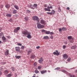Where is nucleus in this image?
I'll use <instances>...</instances> for the list:
<instances>
[{
	"label": "nucleus",
	"instance_id": "obj_1",
	"mask_svg": "<svg viewBox=\"0 0 77 77\" xmlns=\"http://www.w3.org/2000/svg\"><path fill=\"white\" fill-rule=\"evenodd\" d=\"M22 34L24 35L25 36L27 35V37L29 39H30L32 38V36L30 35H31V32H28L27 30L25 29L23 31H22Z\"/></svg>",
	"mask_w": 77,
	"mask_h": 77
},
{
	"label": "nucleus",
	"instance_id": "obj_2",
	"mask_svg": "<svg viewBox=\"0 0 77 77\" xmlns=\"http://www.w3.org/2000/svg\"><path fill=\"white\" fill-rule=\"evenodd\" d=\"M53 8V7L51 6L49 7V6H48L47 7V8H44V10L45 11H48V12H50L51 11V10H50V9H52Z\"/></svg>",
	"mask_w": 77,
	"mask_h": 77
},
{
	"label": "nucleus",
	"instance_id": "obj_3",
	"mask_svg": "<svg viewBox=\"0 0 77 77\" xmlns=\"http://www.w3.org/2000/svg\"><path fill=\"white\" fill-rule=\"evenodd\" d=\"M38 29H43L44 27V25H42L40 23H37Z\"/></svg>",
	"mask_w": 77,
	"mask_h": 77
},
{
	"label": "nucleus",
	"instance_id": "obj_4",
	"mask_svg": "<svg viewBox=\"0 0 77 77\" xmlns=\"http://www.w3.org/2000/svg\"><path fill=\"white\" fill-rule=\"evenodd\" d=\"M20 27H17V28H16L14 29V33H17V32H18V31H19V30H20Z\"/></svg>",
	"mask_w": 77,
	"mask_h": 77
},
{
	"label": "nucleus",
	"instance_id": "obj_5",
	"mask_svg": "<svg viewBox=\"0 0 77 77\" xmlns=\"http://www.w3.org/2000/svg\"><path fill=\"white\" fill-rule=\"evenodd\" d=\"M32 19L33 21H39V18L38 17L36 16L32 17Z\"/></svg>",
	"mask_w": 77,
	"mask_h": 77
},
{
	"label": "nucleus",
	"instance_id": "obj_6",
	"mask_svg": "<svg viewBox=\"0 0 77 77\" xmlns=\"http://www.w3.org/2000/svg\"><path fill=\"white\" fill-rule=\"evenodd\" d=\"M55 51H56V52H54L53 53V54L54 55H56V56H59V54H60L59 53H60V52H58V51L57 50H56Z\"/></svg>",
	"mask_w": 77,
	"mask_h": 77
},
{
	"label": "nucleus",
	"instance_id": "obj_7",
	"mask_svg": "<svg viewBox=\"0 0 77 77\" xmlns=\"http://www.w3.org/2000/svg\"><path fill=\"white\" fill-rule=\"evenodd\" d=\"M63 58L64 59H68V55H67V54H65L63 55Z\"/></svg>",
	"mask_w": 77,
	"mask_h": 77
},
{
	"label": "nucleus",
	"instance_id": "obj_8",
	"mask_svg": "<svg viewBox=\"0 0 77 77\" xmlns=\"http://www.w3.org/2000/svg\"><path fill=\"white\" fill-rule=\"evenodd\" d=\"M15 49L16 51H18V52H19V51H20V47H15Z\"/></svg>",
	"mask_w": 77,
	"mask_h": 77
},
{
	"label": "nucleus",
	"instance_id": "obj_9",
	"mask_svg": "<svg viewBox=\"0 0 77 77\" xmlns=\"http://www.w3.org/2000/svg\"><path fill=\"white\" fill-rule=\"evenodd\" d=\"M9 51L8 50H6V51L5 52L4 54L6 56H8V55H9Z\"/></svg>",
	"mask_w": 77,
	"mask_h": 77
},
{
	"label": "nucleus",
	"instance_id": "obj_10",
	"mask_svg": "<svg viewBox=\"0 0 77 77\" xmlns=\"http://www.w3.org/2000/svg\"><path fill=\"white\" fill-rule=\"evenodd\" d=\"M35 57L36 56L35 54H32L31 55L30 58L32 59H34Z\"/></svg>",
	"mask_w": 77,
	"mask_h": 77
},
{
	"label": "nucleus",
	"instance_id": "obj_11",
	"mask_svg": "<svg viewBox=\"0 0 77 77\" xmlns=\"http://www.w3.org/2000/svg\"><path fill=\"white\" fill-rule=\"evenodd\" d=\"M40 23L44 25L45 24V21L44 20H41L40 21Z\"/></svg>",
	"mask_w": 77,
	"mask_h": 77
},
{
	"label": "nucleus",
	"instance_id": "obj_12",
	"mask_svg": "<svg viewBox=\"0 0 77 77\" xmlns=\"http://www.w3.org/2000/svg\"><path fill=\"white\" fill-rule=\"evenodd\" d=\"M41 74H44L45 73L47 72V71L46 70H42L40 71Z\"/></svg>",
	"mask_w": 77,
	"mask_h": 77
},
{
	"label": "nucleus",
	"instance_id": "obj_13",
	"mask_svg": "<svg viewBox=\"0 0 77 77\" xmlns=\"http://www.w3.org/2000/svg\"><path fill=\"white\" fill-rule=\"evenodd\" d=\"M43 62V59L41 57L40 60H39V62L40 63H42Z\"/></svg>",
	"mask_w": 77,
	"mask_h": 77
},
{
	"label": "nucleus",
	"instance_id": "obj_14",
	"mask_svg": "<svg viewBox=\"0 0 77 77\" xmlns=\"http://www.w3.org/2000/svg\"><path fill=\"white\" fill-rule=\"evenodd\" d=\"M2 39L3 40V42H6V38L5 37H2Z\"/></svg>",
	"mask_w": 77,
	"mask_h": 77
},
{
	"label": "nucleus",
	"instance_id": "obj_15",
	"mask_svg": "<svg viewBox=\"0 0 77 77\" xmlns=\"http://www.w3.org/2000/svg\"><path fill=\"white\" fill-rule=\"evenodd\" d=\"M10 5L9 4H7L5 6V7L7 8V9H9V8H10Z\"/></svg>",
	"mask_w": 77,
	"mask_h": 77
},
{
	"label": "nucleus",
	"instance_id": "obj_16",
	"mask_svg": "<svg viewBox=\"0 0 77 77\" xmlns=\"http://www.w3.org/2000/svg\"><path fill=\"white\" fill-rule=\"evenodd\" d=\"M30 8L31 9H35V7H34V5H29Z\"/></svg>",
	"mask_w": 77,
	"mask_h": 77
},
{
	"label": "nucleus",
	"instance_id": "obj_17",
	"mask_svg": "<svg viewBox=\"0 0 77 77\" xmlns=\"http://www.w3.org/2000/svg\"><path fill=\"white\" fill-rule=\"evenodd\" d=\"M6 17H11L12 16V14H7L6 15Z\"/></svg>",
	"mask_w": 77,
	"mask_h": 77
},
{
	"label": "nucleus",
	"instance_id": "obj_18",
	"mask_svg": "<svg viewBox=\"0 0 77 77\" xmlns=\"http://www.w3.org/2000/svg\"><path fill=\"white\" fill-rule=\"evenodd\" d=\"M44 39H49V37L48 36H44L43 37Z\"/></svg>",
	"mask_w": 77,
	"mask_h": 77
},
{
	"label": "nucleus",
	"instance_id": "obj_19",
	"mask_svg": "<svg viewBox=\"0 0 77 77\" xmlns=\"http://www.w3.org/2000/svg\"><path fill=\"white\" fill-rule=\"evenodd\" d=\"M8 72H9V71L7 70H5L4 71V74H8Z\"/></svg>",
	"mask_w": 77,
	"mask_h": 77
},
{
	"label": "nucleus",
	"instance_id": "obj_20",
	"mask_svg": "<svg viewBox=\"0 0 77 77\" xmlns=\"http://www.w3.org/2000/svg\"><path fill=\"white\" fill-rule=\"evenodd\" d=\"M62 30L63 31H65L67 30V29L65 27H63L62 28Z\"/></svg>",
	"mask_w": 77,
	"mask_h": 77
},
{
	"label": "nucleus",
	"instance_id": "obj_21",
	"mask_svg": "<svg viewBox=\"0 0 77 77\" xmlns=\"http://www.w3.org/2000/svg\"><path fill=\"white\" fill-rule=\"evenodd\" d=\"M71 49H75L76 48V45H74L71 47Z\"/></svg>",
	"mask_w": 77,
	"mask_h": 77
},
{
	"label": "nucleus",
	"instance_id": "obj_22",
	"mask_svg": "<svg viewBox=\"0 0 77 77\" xmlns=\"http://www.w3.org/2000/svg\"><path fill=\"white\" fill-rule=\"evenodd\" d=\"M13 14H17V11L15 10H14L13 11Z\"/></svg>",
	"mask_w": 77,
	"mask_h": 77
},
{
	"label": "nucleus",
	"instance_id": "obj_23",
	"mask_svg": "<svg viewBox=\"0 0 77 77\" xmlns=\"http://www.w3.org/2000/svg\"><path fill=\"white\" fill-rule=\"evenodd\" d=\"M6 77H12V74L10 73L9 74H8L7 76Z\"/></svg>",
	"mask_w": 77,
	"mask_h": 77
},
{
	"label": "nucleus",
	"instance_id": "obj_24",
	"mask_svg": "<svg viewBox=\"0 0 77 77\" xmlns=\"http://www.w3.org/2000/svg\"><path fill=\"white\" fill-rule=\"evenodd\" d=\"M24 20L25 21H28L29 20V18L28 17H25L24 18Z\"/></svg>",
	"mask_w": 77,
	"mask_h": 77
},
{
	"label": "nucleus",
	"instance_id": "obj_25",
	"mask_svg": "<svg viewBox=\"0 0 77 77\" xmlns=\"http://www.w3.org/2000/svg\"><path fill=\"white\" fill-rule=\"evenodd\" d=\"M14 7L15 9H16L17 10L18 9H19V8H18V6L17 5H14Z\"/></svg>",
	"mask_w": 77,
	"mask_h": 77
},
{
	"label": "nucleus",
	"instance_id": "obj_26",
	"mask_svg": "<svg viewBox=\"0 0 77 77\" xmlns=\"http://www.w3.org/2000/svg\"><path fill=\"white\" fill-rule=\"evenodd\" d=\"M45 33L47 34V35H48L50 34V32L49 31H46V32Z\"/></svg>",
	"mask_w": 77,
	"mask_h": 77
},
{
	"label": "nucleus",
	"instance_id": "obj_27",
	"mask_svg": "<svg viewBox=\"0 0 77 77\" xmlns=\"http://www.w3.org/2000/svg\"><path fill=\"white\" fill-rule=\"evenodd\" d=\"M15 57L16 58V59H20V57H21V56H16Z\"/></svg>",
	"mask_w": 77,
	"mask_h": 77
},
{
	"label": "nucleus",
	"instance_id": "obj_28",
	"mask_svg": "<svg viewBox=\"0 0 77 77\" xmlns=\"http://www.w3.org/2000/svg\"><path fill=\"white\" fill-rule=\"evenodd\" d=\"M51 12L52 13V15H54V14H55V11L54 10H53L51 11Z\"/></svg>",
	"mask_w": 77,
	"mask_h": 77
},
{
	"label": "nucleus",
	"instance_id": "obj_29",
	"mask_svg": "<svg viewBox=\"0 0 77 77\" xmlns=\"http://www.w3.org/2000/svg\"><path fill=\"white\" fill-rule=\"evenodd\" d=\"M32 52V50H30L28 51V54L29 55V54L30 53Z\"/></svg>",
	"mask_w": 77,
	"mask_h": 77
},
{
	"label": "nucleus",
	"instance_id": "obj_30",
	"mask_svg": "<svg viewBox=\"0 0 77 77\" xmlns=\"http://www.w3.org/2000/svg\"><path fill=\"white\" fill-rule=\"evenodd\" d=\"M58 11L60 12H61V9H60V7H59L58 8Z\"/></svg>",
	"mask_w": 77,
	"mask_h": 77
},
{
	"label": "nucleus",
	"instance_id": "obj_31",
	"mask_svg": "<svg viewBox=\"0 0 77 77\" xmlns=\"http://www.w3.org/2000/svg\"><path fill=\"white\" fill-rule=\"evenodd\" d=\"M35 72L36 74H38L39 73V71H38V70H35Z\"/></svg>",
	"mask_w": 77,
	"mask_h": 77
},
{
	"label": "nucleus",
	"instance_id": "obj_32",
	"mask_svg": "<svg viewBox=\"0 0 77 77\" xmlns=\"http://www.w3.org/2000/svg\"><path fill=\"white\" fill-rule=\"evenodd\" d=\"M68 39H70L71 38H72V37L71 36H69L67 37Z\"/></svg>",
	"mask_w": 77,
	"mask_h": 77
},
{
	"label": "nucleus",
	"instance_id": "obj_33",
	"mask_svg": "<svg viewBox=\"0 0 77 77\" xmlns=\"http://www.w3.org/2000/svg\"><path fill=\"white\" fill-rule=\"evenodd\" d=\"M46 32V31L44 29H42V32L43 33H44Z\"/></svg>",
	"mask_w": 77,
	"mask_h": 77
},
{
	"label": "nucleus",
	"instance_id": "obj_34",
	"mask_svg": "<svg viewBox=\"0 0 77 77\" xmlns=\"http://www.w3.org/2000/svg\"><path fill=\"white\" fill-rule=\"evenodd\" d=\"M33 6L34 7H37V6H38V5H37V4H34Z\"/></svg>",
	"mask_w": 77,
	"mask_h": 77
},
{
	"label": "nucleus",
	"instance_id": "obj_35",
	"mask_svg": "<svg viewBox=\"0 0 77 77\" xmlns=\"http://www.w3.org/2000/svg\"><path fill=\"white\" fill-rule=\"evenodd\" d=\"M62 72H64V73H66V71L65 70H62Z\"/></svg>",
	"mask_w": 77,
	"mask_h": 77
},
{
	"label": "nucleus",
	"instance_id": "obj_36",
	"mask_svg": "<svg viewBox=\"0 0 77 77\" xmlns=\"http://www.w3.org/2000/svg\"><path fill=\"white\" fill-rule=\"evenodd\" d=\"M68 62H70L71 61V58H69L67 60Z\"/></svg>",
	"mask_w": 77,
	"mask_h": 77
},
{
	"label": "nucleus",
	"instance_id": "obj_37",
	"mask_svg": "<svg viewBox=\"0 0 77 77\" xmlns=\"http://www.w3.org/2000/svg\"><path fill=\"white\" fill-rule=\"evenodd\" d=\"M60 69V67H57V68L55 69V70H56V69H57V70H58V69Z\"/></svg>",
	"mask_w": 77,
	"mask_h": 77
},
{
	"label": "nucleus",
	"instance_id": "obj_38",
	"mask_svg": "<svg viewBox=\"0 0 77 77\" xmlns=\"http://www.w3.org/2000/svg\"><path fill=\"white\" fill-rule=\"evenodd\" d=\"M42 67H41V66H38V69H41Z\"/></svg>",
	"mask_w": 77,
	"mask_h": 77
},
{
	"label": "nucleus",
	"instance_id": "obj_39",
	"mask_svg": "<svg viewBox=\"0 0 77 77\" xmlns=\"http://www.w3.org/2000/svg\"><path fill=\"white\" fill-rule=\"evenodd\" d=\"M1 64L2 65H5V64H6V62H2L1 63Z\"/></svg>",
	"mask_w": 77,
	"mask_h": 77
},
{
	"label": "nucleus",
	"instance_id": "obj_40",
	"mask_svg": "<svg viewBox=\"0 0 77 77\" xmlns=\"http://www.w3.org/2000/svg\"><path fill=\"white\" fill-rule=\"evenodd\" d=\"M17 45L18 46H22V44L20 43H17Z\"/></svg>",
	"mask_w": 77,
	"mask_h": 77
},
{
	"label": "nucleus",
	"instance_id": "obj_41",
	"mask_svg": "<svg viewBox=\"0 0 77 77\" xmlns=\"http://www.w3.org/2000/svg\"><path fill=\"white\" fill-rule=\"evenodd\" d=\"M3 35V33H0V36H2Z\"/></svg>",
	"mask_w": 77,
	"mask_h": 77
},
{
	"label": "nucleus",
	"instance_id": "obj_42",
	"mask_svg": "<svg viewBox=\"0 0 77 77\" xmlns=\"http://www.w3.org/2000/svg\"><path fill=\"white\" fill-rule=\"evenodd\" d=\"M35 66H36V65H37V63H36V62H35L34 63V64Z\"/></svg>",
	"mask_w": 77,
	"mask_h": 77
},
{
	"label": "nucleus",
	"instance_id": "obj_43",
	"mask_svg": "<svg viewBox=\"0 0 77 77\" xmlns=\"http://www.w3.org/2000/svg\"><path fill=\"white\" fill-rule=\"evenodd\" d=\"M50 35H53V34H54V32H50Z\"/></svg>",
	"mask_w": 77,
	"mask_h": 77
},
{
	"label": "nucleus",
	"instance_id": "obj_44",
	"mask_svg": "<svg viewBox=\"0 0 77 77\" xmlns=\"http://www.w3.org/2000/svg\"><path fill=\"white\" fill-rule=\"evenodd\" d=\"M0 7L1 8H3V5H0Z\"/></svg>",
	"mask_w": 77,
	"mask_h": 77
},
{
	"label": "nucleus",
	"instance_id": "obj_45",
	"mask_svg": "<svg viewBox=\"0 0 77 77\" xmlns=\"http://www.w3.org/2000/svg\"><path fill=\"white\" fill-rule=\"evenodd\" d=\"M63 48L64 49H65L66 48V46L65 45H63Z\"/></svg>",
	"mask_w": 77,
	"mask_h": 77
},
{
	"label": "nucleus",
	"instance_id": "obj_46",
	"mask_svg": "<svg viewBox=\"0 0 77 77\" xmlns=\"http://www.w3.org/2000/svg\"><path fill=\"white\" fill-rule=\"evenodd\" d=\"M24 48H25L24 46H22L21 47V49H24Z\"/></svg>",
	"mask_w": 77,
	"mask_h": 77
},
{
	"label": "nucleus",
	"instance_id": "obj_47",
	"mask_svg": "<svg viewBox=\"0 0 77 77\" xmlns=\"http://www.w3.org/2000/svg\"><path fill=\"white\" fill-rule=\"evenodd\" d=\"M54 38V37H53V35H51V36L50 37V38L51 39H53Z\"/></svg>",
	"mask_w": 77,
	"mask_h": 77
},
{
	"label": "nucleus",
	"instance_id": "obj_48",
	"mask_svg": "<svg viewBox=\"0 0 77 77\" xmlns=\"http://www.w3.org/2000/svg\"><path fill=\"white\" fill-rule=\"evenodd\" d=\"M11 68L12 69V71H14L15 70V69L13 67H12Z\"/></svg>",
	"mask_w": 77,
	"mask_h": 77
},
{
	"label": "nucleus",
	"instance_id": "obj_49",
	"mask_svg": "<svg viewBox=\"0 0 77 77\" xmlns=\"http://www.w3.org/2000/svg\"><path fill=\"white\" fill-rule=\"evenodd\" d=\"M9 21H10V22H12V19H10L9 20Z\"/></svg>",
	"mask_w": 77,
	"mask_h": 77
},
{
	"label": "nucleus",
	"instance_id": "obj_50",
	"mask_svg": "<svg viewBox=\"0 0 77 77\" xmlns=\"http://www.w3.org/2000/svg\"><path fill=\"white\" fill-rule=\"evenodd\" d=\"M40 48V47L39 46H37L36 47V48H37V49H39V48Z\"/></svg>",
	"mask_w": 77,
	"mask_h": 77
},
{
	"label": "nucleus",
	"instance_id": "obj_51",
	"mask_svg": "<svg viewBox=\"0 0 77 77\" xmlns=\"http://www.w3.org/2000/svg\"><path fill=\"white\" fill-rule=\"evenodd\" d=\"M59 32H60V31L62 32V29L60 28L59 29Z\"/></svg>",
	"mask_w": 77,
	"mask_h": 77
},
{
	"label": "nucleus",
	"instance_id": "obj_52",
	"mask_svg": "<svg viewBox=\"0 0 77 77\" xmlns=\"http://www.w3.org/2000/svg\"><path fill=\"white\" fill-rule=\"evenodd\" d=\"M27 12H28V14H29V13H30V11H29V10H27Z\"/></svg>",
	"mask_w": 77,
	"mask_h": 77
},
{
	"label": "nucleus",
	"instance_id": "obj_53",
	"mask_svg": "<svg viewBox=\"0 0 77 77\" xmlns=\"http://www.w3.org/2000/svg\"><path fill=\"white\" fill-rule=\"evenodd\" d=\"M44 6L45 8L47 7V5L46 4H45V5H44Z\"/></svg>",
	"mask_w": 77,
	"mask_h": 77
},
{
	"label": "nucleus",
	"instance_id": "obj_54",
	"mask_svg": "<svg viewBox=\"0 0 77 77\" xmlns=\"http://www.w3.org/2000/svg\"><path fill=\"white\" fill-rule=\"evenodd\" d=\"M69 76H70V77H72V75H71V74H70V73H69Z\"/></svg>",
	"mask_w": 77,
	"mask_h": 77
},
{
	"label": "nucleus",
	"instance_id": "obj_55",
	"mask_svg": "<svg viewBox=\"0 0 77 77\" xmlns=\"http://www.w3.org/2000/svg\"><path fill=\"white\" fill-rule=\"evenodd\" d=\"M64 43L65 44H67L68 43L67 42H64Z\"/></svg>",
	"mask_w": 77,
	"mask_h": 77
},
{
	"label": "nucleus",
	"instance_id": "obj_56",
	"mask_svg": "<svg viewBox=\"0 0 77 77\" xmlns=\"http://www.w3.org/2000/svg\"><path fill=\"white\" fill-rule=\"evenodd\" d=\"M7 38H9V39H10V38H11V36H7Z\"/></svg>",
	"mask_w": 77,
	"mask_h": 77
},
{
	"label": "nucleus",
	"instance_id": "obj_57",
	"mask_svg": "<svg viewBox=\"0 0 77 77\" xmlns=\"http://www.w3.org/2000/svg\"><path fill=\"white\" fill-rule=\"evenodd\" d=\"M2 74V72H0V76Z\"/></svg>",
	"mask_w": 77,
	"mask_h": 77
},
{
	"label": "nucleus",
	"instance_id": "obj_58",
	"mask_svg": "<svg viewBox=\"0 0 77 77\" xmlns=\"http://www.w3.org/2000/svg\"><path fill=\"white\" fill-rule=\"evenodd\" d=\"M66 9H67V10H69L70 8H69V7H67V8H66Z\"/></svg>",
	"mask_w": 77,
	"mask_h": 77
},
{
	"label": "nucleus",
	"instance_id": "obj_59",
	"mask_svg": "<svg viewBox=\"0 0 77 77\" xmlns=\"http://www.w3.org/2000/svg\"><path fill=\"white\" fill-rule=\"evenodd\" d=\"M53 15V13H52V12H51L50 13V15Z\"/></svg>",
	"mask_w": 77,
	"mask_h": 77
},
{
	"label": "nucleus",
	"instance_id": "obj_60",
	"mask_svg": "<svg viewBox=\"0 0 77 77\" xmlns=\"http://www.w3.org/2000/svg\"><path fill=\"white\" fill-rule=\"evenodd\" d=\"M47 14H48L49 15H50V12H47Z\"/></svg>",
	"mask_w": 77,
	"mask_h": 77
},
{
	"label": "nucleus",
	"instance_id": "obj_61",
	"mask_svg": "<svg viewBox=\"0 0 77 77\" xmlns=\"http://www.w3.org/2000/svg\"><path fill=\"white\" fill-rule=\"evenodd\" d=\"M48 72H50L51 71H50V70H48Z\"/></svg>",
	"mask_w": 77,
	"mask_h": 77
},
{
	"label": "nucleus",
	"instance_id": "obj_62",
	"mask_svg": "<svg viewBox=\"0 0 77 77\" xmlns=\"http://www.w3.org/2000/svg\"><path fill=\"white\" fill-rule=\"evenodd\" d=\"M2 44V41H0V44Z\"/></svg>",
	"mask_w": 77,
	"mask_h": 77
},
{
	"label": "nucleus",
	"instance_id": "obj_63",
	"mask_svg": "<svg viewBox=\"0 0 77 77\" xmlns=\"http://www.w3.org/2000/svg\"><path fill=\"white\" fill-rule=\"evenodd\" d=\"M73 77H75V75H74L73 76Z\"/></svg>",
	"mask_w": 77,
	"mask_h": 77
},
{
	"label": "nucleus",
	"instance_id": "obj_64",
	"mask_svg": "<svg viewBox=\"0 0 77 77\" xmlns=\"http://www.w3.org/2000/svg\"><path fill=\"white\" fill-rule=\"evenodd\" d=\"M76 72H77V70L75 71Z\"/></svg>",
	"mask_w": 77,
	"mask_h": 77
}]
</instances>
